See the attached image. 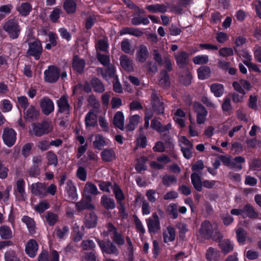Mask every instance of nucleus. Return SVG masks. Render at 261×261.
<instances>
[{
  "label": "nucleus",
  "instance_id": "1",
  "mask_svg": "<svg viewBox=\"0 0 261 261\" xmlns=\"http://www.w3.org/2000/svg\"><path fill=\"white\" fill-rule=\"evenodd\" d=\"M199 233L204 238H213L216 241H217V238L215 235L213 234L214 233H216L218 238L223 237L222 234L218 231L217 224L216 223L212 224L207 221L202 223L199 229Z\"/></svg>",
  "mask_w": 261,
  "mask_h": 261
},
{
  "label": "nucleus",
  "instance_id": "2",
  "mask_svg": "<svg viewBox=\"0 0 261 261\" xmlns=\"http://www.w3.org/2000/svg\"><path fill=\"white\" fill-rule=\"evenodd\" d=\"M3 29L12 39L17 38L20 32V28L18 22L15 18L10 19L7 20L4 24Z\"/></svg>",
  "mask_w": 261,
  "mask_h": 261
},
{
  "label": "nucleus",
  "instance_id": "3",
  "mask_svg": "<svg viewBox=\"0 0 261 261\" xmlns=\"http://www.w3.org/2000/svg\"><path fill=\"white\" fill-rule=\"evenodd\" d=\"M103 237L110 236L113 239V241L119 245H122L124 243V239L121 237L120 234L117 233L116 229L111 223H109L105 228L102 233Z\"/></svg>",
  "mask_w": 261,
  "mask_h": 261
},
{
  "label": "nucleus",
  "instance_id": "4",
  "mask_svg": "<svg viewBox=\"0 0 261 261\" xmlns=\"http://www.w3.org/2000/svg\"><path fill=\"white\" fill-rule=\"evenodd\" d=\"M52 128L50 122L44 121L41 123H32L31 131L36 136H41L50 132Z\"/></svg>",
  "mask_w": 261,
  "mask_h": 261
},
{
  "label": "nucleus",
  "instance_id": "5",
  "mask_svg": "<svg viewBox=\"0 0 261 261\" xmlns=\"http://www.w3.org/2000/svg\"><path fill=\"white\" fill-rule=\"evenodd\" d=\"M29 48L27 51L28 55L33 56L35 59L38 60L42 54L43 48L41 42L35 39L29 44Z\"/></svg>",
  "mask_w": 261,
  "mask_h": 261
},
{
  "label": "nucleus",
  "instance_id": "6",
  "mask_svg": "<svg viewBox=\"0 0 261 261\" xmlns=\"http://www.w3.org/2000/svg\"><path fill=\"white\" fill-rule=\"evenodd\" d=\"M232 87L236 92L243 94H246L247 91H250L252 88L250 83L243 79L233 82Z\"/></svg>",
  "mask_w": 261,
  "mask_h": 261
},
{
  "label": "nucleus",
  "instance_id": "7",
  "mask_svg": "<svg viewBox=\"0 0 261 261\" xmlns=\"http://www.w3.org/2000/svg\"><path fill=\"white\" fill-rule=\"evenodd\" d=\"M32 194L40 198L45 197L46 196V187L44 183L36 182L32 184L29 186Z\"/></svg>",
  "mask_w": 261,
  "mask_h": 261
},
{
  "label": "nucleus",
  "instance_id": "8",
  "mask_svg": "<svg viewBox=\"0 0 261 261\" xmlns=\"http://www.w3.org/2000/svg\"><path fill=\"white\" fill-rule=\"evenodd\" d=\"M3 139L4 143L8 147H11L15 143L16 133L12 128H5L3 134Z\"/></svg>",
  "mask_w": 261,
  "mask_h": 261
},
{
  "label": "nucleus",
  "instance_id": "9",
  "mask_svg": "<svg viewBox=\"0 0 261 261\" xmlns=\"http://www.w3.org/2000/svg\"><path fill=\"white\" fill-rule=\"evenodd\" d=\"M65 196L69 201H75L77 199L76 188L71 180L66 181Z\"/></svg>",
  "mask_w": 261,
  "mask_h": 261
},
{
  "label": "nucleus",
  "instance_id": "10",
  "mask_svg": "<svg viewBox=\"0 0 261 261\" xmlns=\"http://www.w3.org/2000/svg\"><path fill=\"white\" fill-rule=\"evenodd\" d=\"M148 231L155 233L161 229L160 222L156 213H153L151 217L146 220Z\"/></svg>",
  "mask_w": 261,
  "mask_h": 261
},
{
  "label": "nucleus",
  "instance_id": "11",
  "mask_svg": "<svg viewBox=\"0 0 261 261\" xmlns=\"http://www.w3.org/2000/svg\"><path fill=\"white\" fill-rule=\"evenodd\" d=\"M60 71L57 67L50 66L48 69L45 70V80L49 83L56 82L59 77Z\"/></svg>",
  "mask_w": 261,
  "mask_h": 261
},
{
  "label": "nucleus",
  "instance_id": "12",
  "mask_svg": "<svg viewBox=\"0 0 261 261\" xmlns=\"http://www.w3.org/2000/svg\"><path fill=\"white\" fill-rule=\"evenodd\" d=\"M58 111L60 113L68 115L70 112V107L68 102V97L66 95L61 96L57 101Z\"/></svg>",
  "mask_w": 261,
  "mask_h": 261
},
{
  "label": "nucleus",
  "instance_id": "13",
  "mask_svg": "<svg viewBox=\"0 0 261 261\" xmlns=\"http://www.w3.org/2000/svg\"><path fill=\"white\" fill-rule=\"evenodd\" d=\"M176 64L180 68H183L189 62V55L185 51L175 53L174 55Z\"/></svg>",
  "mask_w": 261,
  "mask_h": 261
},
{
  "label": "nucleus",
  "instance_id": "14",
  "mask_svg": "<svg viewBox=\"0 0 261 261\" xmlns=\"http://www.w3.org/2000/svg\"><path fill=\"white\" fill-rule=\"evenodd\" d=\"M194 108L197 113V122L198 124L203 123L205 120V117L207 112L205 108L199 103H195Z\"/></svg>",
  "mask_w": 261,
  "mask_h": 261
},
{
  "label": "nucleus",
  "instance_id": "15",
  "mask_svg": "<svg viewBox=\"0 0 261 261\" xmlns=\"http://www.w3.org/2000/svg\"><path fill=\"white\" fill-rule=\"evenodd\" d=\"M173 118L174 121L181 127L185 126V122L187 119L185 112L181 109H177L173 111Z\"/></svg>",
  "mask_w": 261,
  "mask_h": 261
},
{
  "label": "nucleus",
  "instance_id": "16",
  "mask_svg": "<svg viewBox=\"0 0 261 261\" xmlns=\"http://www.w3.org/2000/svg\"><path fill=\"white\" fill-rule=\"evenodd\" d=\"M163 238L165 243L173 242L176 238V231L171 225H168L163 231Z\"/></svg>",
  "mask_w": 261,
  "mask_h": 261
},
{
  "label": "nucleus",
  "instance_id": "17",
  "mask_svg": "<svg viewBox=\"0 0 261 261\" xmlns=\"http://www.w3.org/2000/svg\"><path fill=\"white\" fill-rule=\"evenodd\" d=\"M40 107L43 113L48 115L54 110L53 101L48 97L43 98L40 101Z\"/></svg>",
  "mask_w": 261,
  "mask_h": 261
},
{
  "label": "nucleus",
  "instance_id": "18",
  "mask_svg": "<svg viewBox=\"0 0 261 261\" xmlns=\"http://www.w3.org/2000/svg\"><path fill=\"white\" fill-rule=\"evenodd\" d=\"M98 244L103 252L107 254H114L117 255L118 250L116 246H114L112 243H110V241H108L105 243L103 241L100 240L97 241Z\"/></svg>",
  "mask_w": 261,
  "mask_h": 261
},
{
  "label": "nucleus",
  "instance_id": "19",
  "mask_svg": "<svg viewBox=\"0 0 261 261\" xmlns=\"http://www.w3.org/2000/svg\"><path fill=\"white\" fill-rule=\"evenodd\" d=\"M222 238H218V237L216 241H219V246L222 252L226 254L233 250L234 244L233 242L229 239L218 240Z\"/></svg>",
  "mask_w": 261,
  "mask_h": 261
},
{
  "label": "nucleus",
  "instance_id": "20",
  "mask_svg": "<svg viewBox=\"0 0 261 261\" xmlns=\"http://www.w3.org/2000/svg\"><path fill=\"white\" fill-rule=\"evenodd\" d=\"M99 193L96 186L92 182H88L85 186L84 195L89 200H91L92 196L96 195Z\"/></svg>",
  "mask_w": 261,
  "mask_h": 261
},
{
  "label": "nucleus",
  "instance_id": "21",
  "mask_svg": "<svg viewBox=\"0 0 261 261\" xmlns=\"http://www.w3.org/2000/svg\"><path fill=\"white\" fill-rule=\"evenodd\" d=\"M169 6L166 4H155L152 5H147L146 6V9L150 13H163L167 11Z\"/></svg>",
  "mask_w": 261,
  "mask_h": 261
},
{
  "label": "nucleus",
  "instance_id": "22",
  "mask_svg": "<svg viewBox=\"0 0 261 261\" xmlns=\"http://www.w3.org/2000/svg\"><path fill=\"white\" fill-rule=\"evenodd\" d=\"M151 103L154 111H156L159 114H162L164 112V107L163 103L160 101L159 98L154 92H153L151 94Z\"/></svg>",
  "mask_w": 261,
  "mask_h": 261
},
{
  "label": "nucleus",
  "instance_id": "23",
  "mask_svg": "<svg viewBox=\"0 0 261 261\" xmlns=\"http://www.w3.org/2000/svg\"><path fill=\"white\" fill-rule=\"evenodd\" d=\"M38 249V244L37 242L33 239L30 240L25 246V252L31 257H34L36 255Z\"/></svg>",
  "mask_w": 261,
  "mask_h": 261
},
{
  "label": "nucleus",
  "instance_id": "24",
  "mask_svg": "<svg viewBox=\"0 0 261 261\" xmlns=\"http://www.w3.org/2000/svg\"><path fill=\"white\" fill-rule=\"evenodd\" d=\"M86 127H94L97 124V116L94 110H90L86 115L85 118Z\"/></svg>",
  "mask_w": 261,
  "mask_h": 261
},
{
  "label": "nucleus",
  "instance_id": "25",
  "mask_svg": "<svg viewBox=\"0 0 261 261\" xmlns=\"http://www.w3.org/2000/svg\"><path fill=\"white\" fill-rule=\"evenodd\" d=\"M153 57L157 62L164 66L168 71H170L171 70L172 64L170 59L168 57H165L162 60L160 55L156 51H154Z\"/></svg>",
  "mask_w": 261,
  "mask_h": 261
},
{
  "label": "nucleus",
  "instance_id": "26",
  "mask_svg": "<svg viewBox=\"0 0 261 261\" xmlns=\"http://www.w3.org/2000/svg\"><path fill=\"white\" fill-rule=\"evenodd\" d=\"M39 114V113L38 111H37L33 106H31L28 109L27 108L24 110V117L29 121L36 120Z\"/></svg>",
  "mask_w": 261,
  "mask_h": 261
},
{
  "label": "nucleus",
  "instance_id": "27",
  "mask_svg": "<svg viewBox=\"0 0 261 261\" xmlns=\"http://www.w3.org/2000/svg\"><path fill=\"white\" fill-rule=\"evenodd\" d=\"M107 140L99 134H96L94 137V140L93 142V145L94 148L98 150H101L103 147L107 145Z\"/></svg>",
  "mask_w": 261,
  "mask_h": 261
},
{
  "label": "nucleus",
  "instance_id": "28",
  "mask_svg": "<svg viewBox=\"0 0 261 261\" xmlns=\"http://www.w3.org/2000/svg\"><path fill=\"white\" fill-rule=\"evenodd\" d=\"M148 56V51L147 47L144 45H140L137 50L136 53L137 59L140 62L143 63L144 62L147 58Z\"/></svg>",
  "mask_w": 261,
  "mask_h": 261
},
{
  "label": "nucleus",
  "instance_id": "29",
  "mask_svg": "<svg viewBox=\"0 0 261 261\" xmlns=\"http://www.w3.org/2000/svg\"><path fill=\"white\" fill-rule=\"evenodd\" d=\"M97 71L99 73L101 74L102 77L106 80H108L109 78H114V80L117 76L115 75V69L113 66H109L107 70H104L102 68H98Z\"/></svg>",
  "mask_w": 261,
  "mask_h": 261
},
{
  "label": "nucleus",
  "instance_id": "30",
  "mask_svg": "<svg viewBox=\"0 0 261 261\" xmlns=\"http://www.w3.org/2000/svg\"><path fill=\"white\" fill-rule=\"evenodd\" d=\"M124 121V117L122 112L120 111L117 112L114 117L113 123L114 125L121 130H123Z\"/></svg>",
  "mask_w": 261,
  "mask_h": 261
},
{
  "label": "nucleus",
  "instance_id": "31",
  "mask_svg": "<svg viewBox=\"0 0 261 261\" xmlns=\"http://www.w3.org/2000/svg\"><path fill=\"white\" fill-rule=\"evenodd\" d=\"M171 127V124L168 123L166 125H162L161 122L155 119L151 122V127L158 132H164L169 130Z\"/></svg>",
  "mask_w": 261,
  "mask_h": 261
},
{
  "label": "nucleus",
  "instance_id": "32",
  "mask_svg": "<svg viewBox=\"0 0 261 261\" xmlns=\"http://www.w3.org/2000/svg\"><path fill=\"white\" fill-rule=\"evenodd\" d=\"M97 224V216L93 213H90L85 217V225L88 228H93Z\"/></svg>",
  "mask_w": 261,
  "mask_h": 261
},
{
  "label": "nucleus",
  "instance_id": "33",
  "mask_svg": "<svg viewBox=\"0 0 261 261\" xmlns=\"http://www.w3.org/2000/svg\"><path fill=\"white\" fill-rule=\"evenodd\" d=\"M141 120V117L138 115H132L129 118V123L126 125V129L129 131L134 130Z\"/></svg>",
  "mask_w": 261,
  "mask_h": 261
},
{
  "label": "nucleus",
  "instance_id": "34",
  "mask_svg": "<svg viewBox=\"0 0 261 261\" xmlns=\"http://www.w3.org/2000/svg\"><path fill=\"white\" fill-rule=\"evenodd\" d=\"M191 181L196 190L201 191L202 188L203 182L201 181L200 175L197 173H193L191 175Z\"/></svg>",
  "mask_w": 261,
  "mask_h": 261
},
{
  "label": "nucleus",
  "instance_id": "35",
  "mask_svg": "<svg viewBox=\"0 0 261 261\" xmlns=\"http://www.w3.org/2000/svg\"><path fill=\"white\" fill-rule=\"evenodd\" d=\"M245 162V159L243 157L239 156L232 158L230 164V168L239 171L242 168V164Z\"/></svg>",
  "mask_w": 261,
  "mask_h": 261
},
{
  "label": "nucleus",
  "instance_id": "36",
  "mask_svg": "<svg viewBox=\"0 0 261 261\" xmlns=\"http://www.w3.org/2000/svg\"><path fill=\"white\" fill-rule=\"evenodd\" d=\"M211 91L217 97H221L224 92V88L223 85L215 83L211 86Z\"/></svg>",
  "mask_w": 261,
  "mask_h": 261
},
{
  "label": "nucleus",
  "instance_id": "37",
  "mask_svg": "<svg viewBox=\"0 0 261 261\" xmlns=\"http://www.w3.org/2000/svg\"><path fill=\"white\" fill-rule=\"evenodd\" d=\"M120 61L121 66L125 70L129 72L133 70L132 61L127 56H121Z\"/></svg>",
  "mask_w": 261,
  "mask_h": 261
},
{
  "label": "nucleus",
  "instance_id": "38",
  "mask_svg": "<svg viewBox=\"0 0 261 261\" xmlns=\"http://www.w3.org/2000/svg\"><path fill=\"white\" fill-rule=\"evenodd\" d=\"M101 158L103 161L110 162L115 158L114 150L111 149H105L101 152Z\"/></svg>",
  "mask_w": 261,
  "mask_h": 261
},
{
  "label": "nucleus",
  "instance_id": "39",
  "mask_svg": "<svg viewBox=\"0 0 261 261\" xmlns=\"http://www.w3.org/2000/svg\"><path fill=\"white\" fill-rule=\"evenodd\" d=\"M17 191L20 194L22 200H25L27 199V194L25 192V182L24 180L22 179H19L16 181Z\"/></svg>",
  "mask_w": 261,
  "mask_h": 261
},
{
  "label": "nucleus",
  "instance_id": "40",
  "mask_svg": "<svg viewBox=\"0 0 261 261\" xmlns=\"http://www.w3.org/2000/svg\"><path fill=\"white\" fill-rule=\"evenodd\" d=\"M85 61L80 59L77 56H75L73 60V68L77 72L81 73L83 72L85 67Z\"/></svg>",
  "mask_w": 261,
  "mask_h": 261
},
{
  "label": "nucleus",
  "instance_id": "41",
  "mask_svg": "<svg viewBox=\"0 0 261 261\" xmlns=\"http://www.w3.org/2000/svg\"><path fill=\"white\" fill-rule=\"evenodd\" d=\"M75 206L78 211H82L85 209L92 210L95 207L94 205L90 201H87L83 199L76 202Z\"/></svg>",
  "mask_w": 261,
  "mask_h": 261
},
{
  "label": "nucleus",
  "instance_id": "42",
  "mask_svg": "<svg viewBox=\"0 0 261 261\" xmlns=\"http://www.w3.org/2000/svg\"><path fill=\"white\" fill-rule=\"evenodd\" d=\"M0 236L3 239H9L13 237V232L11 228L6 225L0 227Z\"/></svg>",
  "mask_w": 261,
  "mask_h": 261
},
{
  "label": "nucleus",
  "instance_id": "43",
  "mask_svg": "<svg viewBox=\"0 0 261 261\" xmlns=\"http://www.w3.org/2000/svg\"><path fill=\"white\" fill-rule=\"evenodd\" d=\"M131 22L133 25H139L140 24L147 25L149 23V20L146 17L141 16L140 15L134 16Z\"/></svg>",
  "mask_w": 261,
  "mask_h": 261
},
{
  "label": "nucleus",
  "instance_id": "44",
  "mask_svg": "<svg viewBox=\"0 0 261 261\" xmlns=\"http://www.w3.org/2000/svg\"><path fill=\"white\" fill-rule=\"evenodd\" d=\"M17 10L22 16H25L29 14L32 10V6L28 3H22L18 8Z\"/></svg>",
  "mask_w": 261,
  "mask_h": 261
},
{
  "label": "nucleus",
  "instance_id": "45",
  "mask_svg": "<svg viewBox=\"0 0 261 261\" xmlns=\"http://www.w3.org/2000/svg\"><path fill=\"white\" fill-rule=\"evenodd\" d=\"M198 78L200 80H204L208 78L211 74V69L207 66H202L197 70Z\"/></svg>",
  "mask_w": 261,
  "mask_h": 261
},
{
  "label": "nucleus",
  "instance_id": "46",
  "mask_svg": "<svg viewBox=\"0 0 261 261\" xmlns=\"http://www.w3.org/2000/svg\"><path fill=\"white\" fill-rule=\"evenodd\" d=\"M101 204L107 209H113L115 207L114 200L103 195L101 198Z\"/></svg>",
  "mask_w": 261,
  "mask_h": 261
},
{
  "label": "nucleus",
  "instance_id": "47",
  "mask_svg": "<svg viewBox=\"0 0 261 261\" xmlns=\"http://www.w3.org/2000/svg\"><path fill=\"white\" fill-rule=\"evenodd\" d=\"M63 7L68 13H73L75 11L76 5L73 0H66Z\"/></svg>",
  "mask_w": 261,
  "mask_h": 261
},
{
  "label": "nucleus",
  "instance_id": "48",
  "mask_svg": "<svg viewBox=\"0 0 261 261\" xmlns=\"http://www.w3.org/2000/svg\"><path fill=\"white\" fill-rule=\"evenodd\" d=\"M91 85L96 92L102 93L105 91V87L102 83L97 78H93L91 80Z\"/></svg>",
  "mask_w": 261,
  "mask_h": 261
},
{
  "label": "nucleus",
  "instance_id": "49",
  "mask_svg": "<svg viewBox=\"0 0 261 261\" xmlns=\"http://www.w3.org/2000/svg\"><path fill=\"white\" fill-rule=\"evenodd\" d=\"M22 221L26 224L30 232L33 234L35 232V227L34 221L28 216H24L22 218Z\"/></svg>",
  "mask_w": 261,
  "mask_h": 261
},
{
  "label": "nucleus",
  "instance_id": "50",
  "mask_svg": "<svg viewBox=\"0 0 261 261\" xmlns=\"http://www.w3.org/2000/svg\"><path fill=\"white\" fill-rule=\"evenodd\" d=\"M209 61V58L207 55H200L195 56L193 59V61L195 64L202 65L206 64Z\"/></svg>",
  "mask_w": 261,
  "mask_h": 261
},
{
  "label": "nucleus",
  "instance_id": "51",
  "mask_svg": "<svg viewBox=\"0 0 261 261\" xmlns=\"http://www.w3.org/2000/svg\"><path fill=\"white\" fill-rule=\"evenodd\" d=\"M219 252L212 247H210L206 252V258L208 261H216Z\"/></svg>",
  "mask_w": 261,
  "mask_h": 261
},
{
  "label": "nucleus",
  "instance_id": "52",
  "mask_svg": "<svg viewBox=\"0 0 261 261\" xmlns=\"http://www.w3.org/2000/svg\"><path fill=\"white\" fill-rule=\"evenodd\" d=\"M245 214L249 218H256L257 215L254 208L249 204L246 205L243 209V214Z\"/></svg>",
  "mask_w": 261,
  "mask_h": 261
},
{
  "label": "nucleus",
  "instance_id": "53",
  "mask_svg": "<svg viewBox=\"0 0 261 261\" xmlns=\"http://www.w3.org/2000/svg\"><path fill=\"white\" fill-rule=\"evenodd\" d=\"M46 159L48 165L56 166L58 164V158L55 153L53 151H48L46 153Z\"/></svg>",
  "mask_w": 261,
  "mask_h": 261
},
{
  "label": "nucleus",
  "instance_id": "54",
  "mask_svg": "<svg viewBox=\"0 0 261 261\" xmlns=\"http://www.w3.org/2000/svg\"><path fill=\"white\" fill-rule=\"evenodd\" d=\"M69 229L67 226H63L61 228H56L55 229L57 236L59 239H64L67 236Z\"/></svg>",
  "mask_w": 261,
  "mask_h": 261
},
{
  "label": "nucleus",
  "instance_id": "55",
  "mask_svg": "<svg viewBox=\"0 0 261 261\" xmlns=\"http://www.w3.org/2000/svg\"><path fill=\"white\" fill-rule=\"evenodd\" d=\"M49 208V204L45 200L41 201L38 204L35 206V210L39 213H43L46 210Z\"/></svg>",
  "mask_w": 261,
  "mask_h": 261
},
{
  "label": "nucleus",
  "instance_id": "56",
  "mask_svg": "<svg viewBox=\"0 0 261 261\" xmlns=\"http://www.w3.org/2000/svg\"><path fill=\"white\" fill-rule=\"evenodd\" d=\"M160 84L163 86H168L169 85V78L167 71L163 70L161 73Z\"/></svg>",
  "mask_w": 261,
  "mask_h": 261
},
{
  "label": "nucleus",
  "instance_id": "57",
  "mask_svg": "<svg viewBox=\"0 0 261 261\" xmlns=\"http://www.w3.org/2000/svg\"><path fill=\"white\" fill-rule=\"evenodd\" d=\"M12 9V6L11 4L5 5L0 7V15L2 17V19L10 13Z\"/></svg>",
  "mask_w": 261,
  "mask_h": 261
},
{
  "label": "nucleus",
  "instance_id": "58",
  "mask_svg": "<svg viewBox=\"0 0 261 261\" xmlns=\"http://www.w3.org/2000/svg\"><path fill=\"white\" fill-rule=\"evenodd\" d=\"M61 13L62 10L61 9L55 8L50 12L49 18L50 19L52 22H56L57 21L58 19L60 17Z\"/></svg>",
  "mask_w": 261,
  "mask_h": 261
},
{
  "label": "nucleus",
  "instance_id": "59",
  "mask_svg": "<svg viewBox=\"0 0 261 261\" xmlns=\"http://www.w3.org/2000/svg\"><path fill=\"white\" fill-rule=\"evenodd\" d=\"M17 105L18 108H21L24 110L29 106L27 97L24 96L18 97Z\"/></svg>",
  "mask_w": 261,
  "mask_h": 261
},
{
  "label": "nucleus",
  "instance_id": "60",
  "mask_svg": "<svg viewBox=\"0 0 261 261\" xmlns=\"http://www.w3.org/2000/svg\"><path fill=\"white\" fill-rule=\"evenodd\" d=\"M113 192L115 195L116 198L118 201L124 199V195L120 187L117 185H114L112 187Z\"/></svg>",
  "mask_w": 261,
  "mask_h": 261
},
{
  "label": "nucleus",
  "instance_id": "61",
  "mask_svg": "<svg viewBox=\"0 0 261 261\" xmlns=\"http://www.w3.org/2000/svg\"><path fill=\"white\" fill-rule=\"evenodd\" d=\"M238 241L240 243H244L246 239V232L242 228H239L236 231Z\"/></svg>",
  "mask_w": 261,
  "mask_h": 261
},
{
  "label": "nucleus",
  "instance_id": "62",
  "mask_svg": "<svg viewBox=\"0 0 261 261\" xmlns=\"http://www.w3.org/2000/svg\"><path fill=\"white\" fill-rule=\"evenodd\" d=\"M219 55L222 57H227L233 55V50L230 47H223L219 50Z\"/></svg>",
  "mask_w": 261,
  "mask_h": 261
},
{
  "label": "nucleus",
  "instance_id": "63",
  "mask_svg": "<svg viewBox=\"0 0 261 261\" xmlns=\"http://www.w3.org/2000/svg\"><path fill=\"white\" fill-rule=\"evenodd\" d=\"M162 179L163 184L167 186H169L176 182V178L173 175H165Z\"/></svg>",
  "mask_w": 261,
  "mask_h": 261
},
{
  "label": "nucleus",
  "instance_id": "64",
  "mask_svg": "<svg viewBox=\"0 0 261 261\" xmlns=\"http://www.w3.org/2000/svg\"><path fill=\"white\" fill-rule=\"evenodd\" d=\"M46 219L50 225H54L58 221V217L57 215L49 212L46 214Z\"/></svg>",
  "mask_w": 261,
  "mask_h": 261
}]
</instances>
